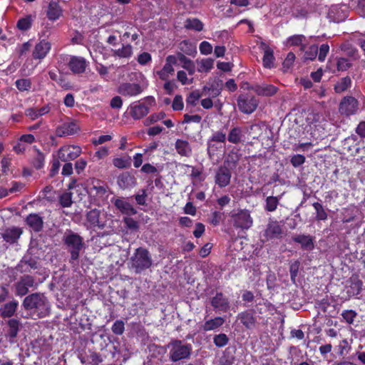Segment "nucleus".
Instances as JSON below:
<instances>
[{
  "mask_svg": "<svg viewBox=\"0 0 365 365\" xmlns=\"http://www.w3.org/2000/svg\"><path fill=\"white\" fill-rule=\"evenodd\" d=\"M84 225L87 229L93 231L104 230L106 235H110L115 231L114 220L112 215L97 209L91 210L87 212Z\"/></svg>",
  "mask_w": 365,
  "mask_h": 365,
  "instance_id": "1",
  "label": "nucleus"
},
{
  "mask_svg": "<svg viewBox=\"0 0 365 365\" xmlns=\"http://www.w3.org/2000/svg\"><path fill=\"white\" fill-rule=\"evenodd\" d=\"M25 309L31 310L38 317H44L50 312V304L47 298L40 293H34L26 297L23 302Z\"/></svg>",
  "mask_w": 365,
  "mask_h": 365,
  "instance_id": "2",
  "label": "nucleus"
},
{
  "mask_svg": "<svg viewBox=\"0 0 365 365\" xmlns=\"http://www.w3.org/2000/svg\"><path fill=\"white\" fill-rule=\"evenodd\" d=\"M130 263L135 272L140 274L152 266L153 260L148 250L139 247L130 257Z\"/></svg>",
  "mask_w": 365,
  "mask_h": 365,
  "instance_id": "3",
  "label": "nucleus"
},
{
  "mask_svg": "<svg viewBox=\"0 0 365 365\" xmlns=\"http://www.w3.org/2000/svg\"><path fill=\"white\" fill-rule=\"evenodd\" d=\"M168 356L171 361L176 362L189 358L192 351L190 344H183L180 340H175L168 344Z\"/></svg>",
  "mask_w": 365,
  "mask_h": 365,
  "instance_id": "4",
  "label": "nucleus"
},
{
  "mask_svg": "<svg viewBox=\"0 0 365 365\" xmlns=\"http://www.w3.org/2000/svg\"><path fill=\"white\" fill-rule=\"evenodd\" d=\"M63 240L71 252V259L77 260L79 257L80 251L83 247V238L76 233L67 231L63 236Z\"/></svg>",
  "mask_w": 365,
  "mask_h": 365,
  "instance_id": "5",
  "label": "nucleus"
},
{
  "mask_svg": "<svg viewBox=\"0 0 365 365\" xmlns=\"http://www.w3.org/2000/svg\"><path fill=\"white\" fill-rule=\"evenodd\" d=\"M155 105V98L153 96H148L143 101H137L131 104L129 112L133 118L138 120L145 116L149 113L150 107Z\"/></svg>",
  "mask_w": 365,
  "mask_h": 365,
  "instance_id": "6",
  "label": "nucleus"
},
{
  "mask_svg": "<svg viewBox=\"0 0 365 365\" xmlns=\"http://www.w3.org/2000/svg\"><path fill=\"white\" fill-rule=\"evenodd\" d=\"M233 225L237 229L249 230L253 224L252 217L247 210H239L231 215Z\"/></svg>",
  "mask_w": 365,
  "mask_h": 365,
  "instance_id": "7",
  "label": "nucleus"
},
{
  "mask_svg": "<svg viewBox=\"0 0 365 365\" xmlns=\"http://www.w3.org/2000/svg\"><path fill=\"white\" fill-rule=\"evenodd\" d=\"M237 106L239 110L242 113L245 114H250L256 110L258 106V101L253 96L248 95H240L237 99Z\"/></svg>",
  "mask_w": 365,
  "mask_h": 365,
  "instance_id": "8",
  "label": "nucleus"
},
{
  "mask_svg": "<svg viewBox=\"0 0 365 365\" xmlns=\"http://www.w3.org/2000/svg\"><path fill=\"white\" fill-rule=\"evenodd\" d=\"M178 63V57L174 55H169L165 58L163 67L155 72L156 75L162 81H167L174 73V66Z\"/></svg>",
  "mask_w": 365,
  "mask_h": 365,
  "instance_id": "9",
  "label": "nucleus"
},
{
  "mask_svg": "<svg viewBox=\"0 0 365 365\" xmlns=\"http://www.w3.org/2000/svg\"><path fill=\"white\" fill-rule=\"evenodd\" d=\"M66 61L69 69L75 74L84 73L88 65V62L81 56H69Z\"/></svg>",
  "mask_w": 365,
  "mask_h": 365,
  "instance_id": "10",
  "label": "nucleus"
},
{
  "mask_svg": "<svg viewBox=\"0 0 365 365\" xmlns=\"http://www.w3.org/2000/svg\"><path fill=\"white\" fill-rule=\"evenodd\" d=\"M282 228L277 221H269L261 237L263 242L281 237Z\"/></svg>",
  "mask_w": 365,
  "mask_h": 365,
  "instance_id": "11",
  "label": "nucleus"
},
{
  "mask_svg": "<svg viewBox=\"0 0 365 365\" xmlns=\"http://www.w3.org/2000/svg\"><path fill=\"white\" fill-rule=\"evenodd\" d=\"M349 9L346 4L332 5L328 11L327 16L331 21L340 22L348 16Z\"/></svg>",
  "mask_w": 365,
  "mask_h": 365,
  "instance_id": "12",
  "label": "nucleus"
},
{
  "mask_svg": "<svg viewBox=\"0 0 365 365\" xmlns=\"http://www.w3.org/2000/svg\"><path fill=\"white\" fill-rule=\"evenodd\" d=\"M81 153V148L77 145H65L58 151V158L63 162L72 160Z\"/></svg>",
  "mask_w": 365,
  "mask_h": 365,
  "instance_id": "13",
  "label": "nucleus"
},
{
  "mask_svg": "<svg viewBox=\"0 0 365 365\" xmlns=\"http://www.w3.org/2000/svg\"><path fill=\"white\" fill-rule=\"evenodd\" d=\"M51 49V43L46 40H41L36 44L32 51V57L34 60L41 62L44 59Z\"/></svg>",
  "mask_w": 365,
  "mask_h": 365,
  "instance_id": "14",
  "label": "nucleus"
},
{
  "mask_svg": "<svg viewBox=\"0 0 365 365\" xmlns=\"http://www.w3.org/2000/svg\"><path fill=\"white\" fill-rule=\"evenodd\" d=\"M231 171L225 166H220L217 168L215 175V182L216 185L222 188L227 187L231 180Z\"/></svg>",
  "mask_w": 365,
  "mask_h": 365,
  "instance_id": "15",
  "label": "nucleus"
},
{
  "mask_svg": "<svg viewBox=\"0 0 365 365\" xmlns=\"http://www.w3.org/2000/svg\"><path fill=\"white\" fill-rule=\"evenodd\" d=\"M223 83L222 81L218 78H210L207 84L203 87V91L215 98L218 96L222 90Z\"/></svg>",
  "mask_w": 365,
  "mask_h": 365,
  "instance_id": "16",
  "label": "nucleus"
},
{
  "mask_svg": "<svg viewBox=\"0 0 365 365\" xmlns=\"http://www.w3.org/2000/svg\"><path fill=\"white\" fill-rule=\"evenodd\" d=\"M143 88L135 83H123L118 88V92L124 96H135L140 94Z\"/></svg>",
  "mask_w": 365,
  "mask_h": 365,
  "instance_id": "17",
  "label": "nucleus"
},
{
  "mask_svg": "<svg viewBox=\"0 0 365 365\" xmlns=\"http://www.w3.org/2000/svg\"><path fill=\"white\" fill-rule=\"evenodd\" d=\"M34 279L30 275L23 276L19 282L15 284L16 294L18 296L26 295L29 288L34 287Z\"/></svg>",
  "mask_w": 365,
  "mask_h": 365,
  "instance_id": "18",
  "label": "nucleus"
},
{
  "mask_svg": "<svg viewBox=\"0 0 365 365\" xmlns=\"http://www.w3.org/2000/svg\"><path fill=\"white\" fill-rule=\"evenodd\" d=\"M358 108L357 101L353 97H345L339 104V112L342 115H351L356 113Z\"/></svg>",
  "mask_w": 365,
  "mask_h": 365,
  "instance_id": "19",
  "label": "nucleus"
},
{
  "mask_svg": "<svg viewBox=\"0 0 365 365\" xmlns=\"http://www.w3.org/2000/svg\"><path fill=\"white\" fill-rule=\"evenodd\" d=\"M210 304L216 312H227L230 308L228 299L222 293H217L211 299Z\"/></svg>",
  "mask_w": 365,
  "mask_h": 365,
  "instance_id": "20",
  "label": "nucleus"
},
{
  "mask_svg": "<svg viewBox=\"0 0 365 365\" xmlns=\"http://www.w3.org/2000/svg\"><path fill=\"white\" fill-rule=\"evenodd\" d=\"M250 88L255 91L258 96H272L278 91V88L276 86L264 83L255 84Z\"/></svg>",
  "mask_w": 365,
  "mask_h": 365,
  "instance_id": "21",
  "label": "nucleus"
},
{
  "mask_svg": "<svg viewBox=\"0 0 365 365\" xmlns=\"http://www.w3.org/2000/svg\"><path fill=\"white\" fill-rule=\"evenodd\" d=\"M79 130L78 125L73 121L65 122L56 128V133L58 136L73 135Z\"/></svg>",
  "mask_w": 365,
  "mask_h": 365,
  "instance_id": "22",
  "label": "nucleus"
},
{
  "mask_svg": "<svg viewBox=\"0 0 365 365\" xmlns=\"http://www.w3.org/2000/svg\"><path fill=\"white\" fill-rule=\"evenodd\" d=\"M114 205L123 215L130 216L137 213L133 206L123 198H116L114 200Z\"/></svg>",
  "mask_w": 365,
  "mask_h": 365,
  "instance_id": "23",
  "label": "nucleus"
},
{
  "mask_svg": "<svg viewBox=\"0 0 365 365\" xmlns=\"http://www.w3.org/2000/svg\"><path fill=\"white\" fill-rule=\"evenodd\" d=\"M363 287V282L358 277H351L349 280V284L346 287V292L349 297L358 296Z\"/></svg>",
  "mask_w": 365,
  "mask_h": 365,
  "instance_id": "24",
  "label": "nucleus"
},
{
  "mask_svg": "<svg viewBox=\"0 0 365 365\" xmlns=\"http://www.w3.org/2000/svg\"><path fill=\"white\" fill-rule=\"evenodd\" d=\"M22 234V230L16 227L6 228L1 234L2 238L8 243H15Z\"/></svg>",
  "mask_w": 365,
  "mask_h": 365,
  "instance_id": "25",
  "label": "nucleus"
},
{
  "mask_svg": "<svg viewBox=\"0 0 365 365\" xmlns=\"http://www.w3.org/2000/svg\"><path fill=\"white\" fill-rule=\"evenodd\" d=\"M27 225L34 232H39L43 227V219L37 214H30L26 219Z\"/></svg>",
  "mask_w": 365,
  "mask_h": 365,
  "instance_id": "26",
  "label": "nucleus"
},
{
  "mask_svg": "<svg viewBox=\"0 0 365 365\" xmlns=\"http://www.w3.org/2000/svg\"><path fill=\"white\" fill-rule=\"evenodd\" d=\"M51 108L48 105H46L41 108H29L25 110V115L32 120L46 115L49 113Z\"/></svg>",
  "mask_w": 365,
  "mask_h": 365,
  "instance_id": "27",
  "label": "nucleus"
},
{
  "mask_svg": "<svg viewBox=\"0 0 365 365\" xmlns=\"http://www.w3.org/2000/svg\"><path fill=\"white\" fill-rule=\"evenodd\" d=\"M225 320L223 317H216L205 322L202 325V329L204 331L216 330L225 323Z\"/></svg>",
  "mask_w": 365,
  "mask_h": 365,
  "instance_id": "28",
  "label": "nucleus"
},
{
  "mask_svg": "<svg viewBox=\"0 0 365 365\" xmlns=\"http://www.w3.org/2000/svg\"><path fill=\"white\" fill-rule=\"evenodd\" d=\"M177 153L181 156L188 157L192 153V148L190 143L185 140L178 139L175 143Z\"/></svg>",
  "mask_w": 365,
  "mask_h": 365,
  "instance_id": "29",
  "label": "nucleus"
},
{
  "mask_svg": "<svg viewBox=\"0 0 365 365\" xmlns=\"http://www.w3.org/2000/svg\"><path fill=\"white\" fill-rule=\"evenodd\" d=\"M294 242L301 245L302 247L307 250H311L314 247L313 239L309 235H297L292 237Z\"/></svg>",
  "mask_w": 365,
  "mask_h": 365,
  "instance_id": "30",
  "label": "nucleus"
},
{
  "mask_svg": "<svg viewBox=\"0 0 365 365\" xmlns=\"http://www.w3.org/2000/svg\"><path fill=\"white\" fill-rule=\"evenodd\" d=\"M195 63L199 73H208L213 68L214 60L210 58L197 59Z\"/></svg>",
  "mask_w": 365,
  "mask_h": 365,
  "instance_id": "31",
  "label": "nucleus"
},
{
  "mask_svg": "<svg viewBox=\"0 0 365 365\" xmlns=\"http://www.w3.org/2000/svg\"><path fill=\"white\" fill-rule=\"evenodd\" d=\"M19 303L17 301H11L0 308V314L2 317H12L18 307Z\"/></svg>",
  "mask_w": 365,
  "mask_h": 365,
  "instance_id": "32",
  "label": "nucleus"
},
{
  "mask_svg": "<svg viewBox=\"0 0 365 365\" xmlns=\"http://www.w3.org/2000/svg\"><path fill=\"white\" fill-rule=\"evenodd\" d=\"M62 15L61 6L56 2H51L47 10V17L51 21H56Z\"/></svg>",
  "mask_w": 365,
  "mask_h": 365,
  "instance_id": "33",
  "label": "nucleus"
},
{
  "mask_svg": "<svg viewBox=\"0 0 365 365\" xmlns=\"http://www.w3.org/2000/svg\"><path fill=\"white\" fill-rule=\"evenodd\" d=\"M238 319L241 323L247 329H253L255 326V319L252 314L244 312L238 315Z\"/></svg>",
  "mask_w": 365,
  "mask_h": 365,
  "instance_id": "34",
  "label": "nucleus"
},
{
  "mask_svg": "<svg viewBox=\"0 0 365 365\" xmlns=\"http://www.w3.org/2000/svg\"><path fill=\"white\" fill-rule=\"evenodd\" d=\"M118 183L120 187L125 189L135 185V180L133 176L126 173L119 176Z\"/></svg>",
  "mask_w": 365,
  "mask_h": 365,
  "instance_id": "35",
  "label": "nucleus"
},
{
  "mask_svg": "<svg viewBox=\"0 0 365 365\" xmlns=\"http://www.w3.org/2000/svg\"><path fill=\"white\" fill-rule=\"evenodd\" d=\"M324 120L323 115L314 110H309L306 113L305 120L309 125L317 126V123H321Z\"/></svg>",
  "mask_w": 365,
  "mask_h": 365,
  "instance_id": "36",
  "label": "nucleus"
},
{
  "mask_svg": "<svg viewBox=\"0 0 365 365\" xmlns=\"http://www.w3.org/2000/svg\"><path fill=\"white\" fill-rule=\"evenodd\" d=\"M9 329L7 331V336L10 339H14L19 331V321L12 319L8 322Z\"/></svg>",
  "mask_w": 365,
  "mask_h": 365,
  "instance_id": "37",
  "label": "nucleus"
},
{
  "mask_svg": "<svg viewBox=\"0 0 365 365\" xmlns=\"http://www.w3.org/2000/svg\"><path fill=\"white\" fill-rule=\"evenodd\" d=\"M226 140V133L219 130L215 132L210 137L208 142V153H210L213 145H211L210 142L225 143Z\"/></svg>",
  "mask_w": 365,
  "mask_h": 365,
  "instance_id": "38",
  "label": "nucleus"
},
{
  "mask_svg": "<svg viewBox=\"0 0 365 365\" xmlns=\"http://www.w3.org/2000/svg\"><path fill=\"white\" fill-rule=\"evenodd\" d=\"M242 129L239 127L233 128L229 133L227 140L230 143L237 144L241 141Z\"/></svg>",
  "mask_w": 365,
  "mask_h": 365,
  "instance_id": "39",
  "label": "nucleus"
},
{
  "mask_svg": "<svg viewBox=\"0 0 365 365\" xmlns=\"http://www.w3.org/2000/svg\"><path fill=\"white\" fill-rule=\"evenodd\" d=\"M114 56L120 58H130L133 54V48L130 45H123L122 48L113 51Z\"/></svg>",
  "mask_w": 365,
  "mask_h": 365,
  "instance_id": "40",
  "label": "nucleus"
},
{
  "mask_svg": "<svg viewBox=\"0 0 365 365\" xmlns=\"http://www.w3.org/2000/svg\"><path fill=\"white\" fill-rule=\"evenodd\" d=\"M185 27L187 29L200 31L203 29V24L197 19H187L185 22Z\"/></svg>",
  "mask_w": 365,
  "mask_h": 365,
  "instance_id": "41",
  "label": "nucleus"
},
{
  "mask_svg": "<svg viewBox=\"0 0 365 365\" xmlns=\"http://www.w3.org/2000/svg\"><path fill=\"white\" fill-rule=\"evenodd\" d=\"M113 165L119 169L128 168L130 166L131 161L130 157L115 158L113 160Z\"/></svg>",
  "mask_w": 365,
  "mask_h": 365,
  "instance_id": "42",
  "label": "nucleus"
},
{
  "mask_svg": "<svg viewBox=\"0 0 365 365\" xmlns=\"http://www.w3.org/2000/svg\"><path fill=\"white\" fill-rule=\"evenodd\" d=\"M351 83L349 77L343 78L334 86V90L336 93H342L349 88Z\"/></svg>",
  "mask_w": 365,
  "mask_h": 365,
  "instance_id": "43",
  "label": "nucleus"
},
{
  "mask_svg": "<svg viewBox=\"0 0 365 365\" xmlns=\"http://www.w3.org/2000/svg\"><path fill=\"white\" fill-rule=\"evenodd\" d=\"M33 19L31 16L20 19L17 22V27L21 31H27L31 26Z\"/></svg>",
  "mask_w": 365,
  "mask_h": 365,
  "instance_id": "44",
  "label": "nucleus"
},
{
  "mask_svg": "<svg viewBox=\"0 0 365 365\" xmlns=\"http://www.w3.org/2000/svg\"><path fill=\"white\" fill-rule=\"evenodd\" d=\"M336 349L337 350V354H339V356H345L349 354L351 349V346H349V342L346 339H343L339 342V345L336 347Z\"/></svg>",
  "mask_w": 365,
  "mask_h": 365,
  "instance_id": "45",
  "label": "nucleus"
},
{
  "mask_svg": "<svg viewBox=\"0 0 365 365\" xmlns=\"http://www.w3.org/2000/svg\"><path fill=\"white\" fill-rule=\"evenodd\" d=\"M274 60L273 51L270 48H267L263 56L264 66L270 68L274 65Z\"/></svg>",
  "mask_w": 365,
  "mask_h": 365,
  "instance_id": "46",
  "label": "nucleus"
},
{
  "mask_svg": "<svg viewBox=\"0 0 365 365\" xmlns=\"http://www.w3.org/2000/svg\"><path fill=\"white\" fill-rule=\"evenodd\" d=\"M187 73L184 70L177 72V80L183 86L190 85L193 83V78H188Z\"/></svg>",
  "mask_w": 365,
  "mask_h": 365,
  "instance_id": "47",
  "label": "nucleus"
},
{
  "mask_svg": "<svg viewBox=\"0 0 365 365\" xmlns=\"http://www.w3.org/2000/svg\"><path fill=\"white\" fill-rule=\"evenodd\" d=\"M279 204V198L277 197L269 196L266 199L265 210L268 212H274Z\"/></svg>",
  "mask_w": 365,
  "mask_h": 365,
  "instance_id": "48",
  "label": "nucleus"
},
{
  "mask_svg": "<svg viewBox=\"0 0 365 365\" xmlns=\"http://www.w3.org/2000/svg\"><path fill=\"white\" fill-rule=\"evenodd\" d=\"M313 207L317 212L316 219L317 220H325L327 218V214L321 203L314 202Z\"/></svg>",
  "mask_w": 365,
  "mask_h": 365,
  "instance_id": "49",
  "label": "nucleus"
},
{
  "mask_svg": "<svg viewBox=\"0 0 365 365\" xmlns=\"http://www.w3.org/2000/svg\"><path fill=\"white\" fill-rule=\"evenodd\" d=\"M229 339L225 334L215 335L213 339L215 345L217 347H223L227 344Z\"/></svg>",
  "mask_w": 365,
  "mask_h": 365,
  "instance_id": "50",
  "label": "nucleus"
},
{
  "mask_svg": "<svg viewBox=\"0 0 365 365\" xmlns=\"http://www.w3.org/2000/svg\"><path fill=\"white\" fill-rule=\"evenodd\" d=\"M180 49L187 55H192L194 52H195V47L193 46L191 43L188 41L185 40L182 41L180 43Z\"/></svg>",
  "mask_w": 365,
  "mask_h": 365,
  "instance_id": "51",
  "label": "nucleus"
},
{
  "mask_svg": "<svg viewBox=\"0 0 365 365\" xmlns=\"http://www.w3.org/2000/svg\"><path fill=\"white\" fill-rule=\"evenodd\" d=\"M192 180L197 182H202L205 179V175L203 174L202 168H192V175L190 177Z\"/></svg>",
  "mask_w": 365,
  "mask_h": 365,
  "instance_id": "52",
  "label": "nucleus"
},
{
  "mask_svg": "<svg viewBox=\"0 0 365 365\" xmlns=\"http://www.w3.org/2000/svg\"><path fill=\"white\" fill-rule=\"evenodd\" d=\"M61 205L64 207H68L72 204V195L71 192L63 193L59 198Z\"/></svg>",
  "mask_w": 365,
  "mask_h": 365,
  "instance_id": "53",
  "label": "nucleus"
},
{
  "mask_svg": "<svg viewBox=\"0 0 365 365\" xmlns=\"http://www.w3.org/2000/svg\"><path fill=\"white\" fill-rule=\"evenodd\" d=\"M112 331L117 335H121L125 330V324L122 320H117L112 326Z\"/></svg>",
  "mask_w": 365,
  "mask_h": 365,
  "instance_id": "54",
  "label": "nucleus"
},
{
  "mask_svg": "<svg viewBox=\"0 0 365 365\" xmlns=\"http://www.w3.org/2000/svg\"><path fill=\"white\" fill-rule=\"evenodd\" d=\"M199 50L202 55H209L212 52V46L206 41H202L199 46Z\"/></svg>",
  "mask_w": 365,
  "mask_h": 365,
  "instance_id": "55",
  "label": "nucleus"
},
{
  "mask_svg": "<svg viewBox=\"0 0 365 365\" xmlns=\"http://www.w3.org/2000/svg\"><path fill=\"white\" fill-rule=\"evenodd\" d=\"M305 37L303 35H294L287 39V44L290 46H302Z\"/></svg>",
  "mask_w": 365,
  "mask_h": 365,
  "instance_id": "56",
  "label": "nucleus"
},
{
  "mask_svg": "<svg viewBox=\"0 0 365 365\" xmlns=\"http://www.w3.org/2000/svg\"><path fill=\"white\" fill-rule=\"evenodd\" d=\"M16 86L21 91H28L31 88V82L29 79L21 78L16 81Z\"/></svg>",
  "mask_w": 365,
  "mask_h": 365,
  "instance_id": "57",
  "label": "nucleus"
},
{
  "mask_svg": "<svg viewBox=\"0 0 365 365\" xmlns=\"http://www.w3.org/2000/svg\"><path fill=\"white\" fill-rule=\"evenodd\" d=\"M338 71H344L349 69L351 66V63L348 58H340L336 62Z\"/></svg>",
  "mask_w": 365,
  "mask_h": 365,
  "instance_id": "58",
  "label": "nucleus"
},
{
  "mask_svg": "<svg viewBox=\"0 0 365 365\" xmlns=\"http://www.w3.org/2000/svg\"><path fill=\"white\" fill-rule=\"evenodd\" d=\"M123 222L127 228L130 230L136 231L139 228L138 222L131 217H125L123 219Z\"/></svg>",
  "mask_w": 365,
  "mask_h": 365,
  "instance_id": "59",
  "label": "nucleus"
},
{
  "mask_svg": "<svg viewBox=\"0 0 365 365\" xmlns=\"http://www.w3.org/2000/svg\"><path fill=\"white\" fill-rule=\"evenodd\" d=\"M341 316L347 323L352 324L356 316V313L353 310H345L342 312Z\"/></svg>",
  "mask_w": 365,
  "mask_h": 365,
  "instance_id": "60",
  "label": "nucleus"
},
{
  "mask_svg": "<svg viewBox=\"0 0 365 365\" xmlns=\"http://www.w3.org/2000/svg\"><path fill=\"white\" fill-rule=\"evenodd\" d=\"M352 5L356 4V9L360 15L365 17V0H351Z\"/></svg>",
  "mask_w": 365,
  "mask_h": 365,
  "instance_id": "61",
  "label": "nucleus"
},
{
  "mask_svg": "<svg viewBox=\"0 0 365 365\" xmlns=\"http://www.w3.org/2000/svg\"><path fill=\"white\" fill-rule=\"evenodd\" d=\"M290 162L294 167L297 168L304 163L305 157L300 154L294 155L292 157Z\"/></svg>",
  "mask_w": 365,
  "mask_h": 365,
  "instance_id": "62",
  "label": "nucleus"
},
{
  "mask_svg": "<svg viewBox=\"0 0 365 365\" xmlns=\"http://www.w3.org/2000/svg\"><path fill=\"white\" fill-rule=\"evenodd\" d=\"M329 51V46L327 43L322 44L319 48V52L318 55V59L319 61L322 62L325 60L327 53Z\"/></svg>",
  "mask_w": 365,
  "mask_h": 365,
  "instance_id": "63",
  "label": "nucleus"
},
{
  "mask_svg": "<svg viewBox=\"0 0 365 365\" xmlns=\"http://www.w3.org/2000/svg\"><path fill=\"white\" fill-rule=\"evenodd\" d=\"M299 267V262L298 261L294 262L293 263H292L290 264V267H289L291 280L294 283L295 282V279L298 274Z\"/></svg>",
  "mask_w": 365,
  "mask_h": 365,
  "instance_id": "64",
  "label": "nucleus"
}]
</instances>
